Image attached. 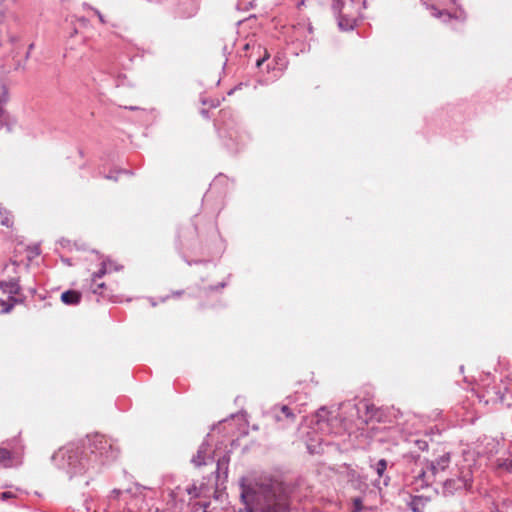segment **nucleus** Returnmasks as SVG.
Here are the masks:
<instances>
[{"label":"nucleus","instance_id":"18","mask_svg":"<svg viewBox=\"0 0 512 512\" xmlns=\"http://www.w3.org/2000/svg\"><path fill=\"white\" fill-rule=\"evenodd\" d=\"M96 14H97V16H98L99 20H100L102 23H104L105 21H104V18H103V16H102V14H101L99 11H96Z\"/></svg>","mask_w":512,"mask_h":512},{"label":"nucleus","instance_id":"1","mask_svg":"<svg viewBox=\"0 0 512 512\" xmlns=\"http://www.w3.org/2000/svg\"><path fill=\"white\" fill-rule=\"evenodd\" d=\"M250 512H287V506L283 498L277 496L274 486L262 485L255 492Z\"/></svg>","mask_w":512,"mask_h":512},{"label":"nucleus","instance_id":"3","mask_svg":"<svg viewBox=\"0 0 512 512\" xmlns=\"http://www.w3.org/2000/svg\"><path fill=\"white\" fill-rule=\"evenodd\" d=\"M272 413L275 421L277 423H281L282 427H286L295 423L296 416L286 405L275 406L272 409Z\"/></svg>","mask_w":512,"mask_h":512},{"label":"nucleus","instance_id":"11","mask_svg":"<svg viewBox=\"0 0 512 512\" xmlns=\"http://www.w3.org/2000/svg\"><path fill=\"white\" fill-rule=\"evenodd\" d=\"M26 250H27V258L29 260H31L32 258H34L40 254V249L38 246L28 247Z\"/></svg>","mask_w":512,"mask_h":512},{"label":"nucleus","instance_id":"4","mask_svg":"<svg viewBox=\"0 0 512 512\" xmlns=\"http://www.w3.org/2000/svg\"><path fill=\"white\" fill-rule=\"evenodd\" d=\"M89 441L91 442V445L94 448L93 452L99 451L100 453H102V451H104L107 446L110 447V445L108 444V440L102 434L96 433L92 435Z\"/></svg>","mask_w":512,"mask_h":512},{"label":"nucleus","instance_id":"12","mask_svg":"<svg viewBox=\"0 0 512 512\" xmlns=\"http://www.w3.org/2000/svg\"><path fill=\"white\" fill-rule=\"evenodd\" d=\"M352 512H361L363 510L362 500L360 498H354Z\"/></svg>","mask_w":512,"mask_h":512},{"label":"nucleus","instance_id":"9","mask_svg":"<svg viewBox=\"0 0 512 512\" xmlns=\"http://www.w3.org/2000/svg\"><path fill=\"white\" fill-rule=\"evenodd\" d=\"M11 460V452L5 448H0V463L5 466H9L7 464L8 461Z\"/></svg>","mask_w":512,"mask_h":512},{"label":"nucleus","instance_id":"7","mask_svg":"<svg viewBox=\"0 0 512 512\" xmlns=\"http://www.w3.org/2000/svg\"><path fill=\"white\" fill-rule=\"evenodd\" d=\"M0 288L10 294H17L20 290V287L16 280H11L9 282L1 281Z\"/></svg>","mask_w":512,"mask_h":512},{"label":"nucleus","instance_id":"13","mask_svg":"<svg viewBox=\"0 0 512 512\" xmlns=\"http://www.w3.org/2000/svg\"><path fill=\"white\" fill-rule=\"evenodd\" d=\"M14 497H15V495L12 492H9V491L2 492L1 495H0V498L2 500H7V499H10V498H14Z\"/></svg>","mask_w":512,"mask_h":512},{"label":"nucleus","instance_id":"17","mask_svg":"<svg viewBox=\"0 0 512 512\" xmlns=\"http://www.w3.org/2000/svg\"><path fill=\"white\" fill-rule=\"evenodd\" d=\"M4 18V6L3 3L0 1V21H2Z\"/></svg>","mask_w":512,"mask_h":512},{"label":"nucleus","instance_id":"16","mask_svg":"<svg viewBox=\"0 0 512 512\" xmlns=\"http://www.w3.org/2000/svg\"><path fill=\"white\" fill-rule=\"evenodd\" d=\"M269 57H270V55H269V53L266 51V52H265V55L263 56V58H261V59H259V60L257 61V66H258V67H259V66H261V65H262V63H263L264 61H266Z\"/></svg>","mask_w":512,"mask_h":512},{"label":"nucleus","instance_id":"14","mask_svg":"<svg viewBox=\"0 0 512 512\" xmlns=\"http://www.w3.org/2000/svg\"><path fill=\"white\" fill-rule=\"evenodd\" d=\"M420 502H421V499H420V498H419V499H414V500L412 501L411 506H412L413 511H415V512H419V509H418V508H419V505H418V504H419Z\"/></svg>","mask_w":512,"mask_h":512},{"label":"nucleus","instance_id":"2","mask_svg":"<svg viewBox=\"0 0 512 512\" xmlns=\"http://www.w3.org/2000/svg\"><path fill=\"white\" fill-rule=\"evenodd\" d=\"M333 7L339 15V26L344 30L352 28L356 19L353 0H334Z\"/></svg>","mask_w":512,"mask_h":512},{"label":"nucleus","instance_id":"6","mask_svg":"<svg viewBox=\"0 0 512 512\" xmlns=\"http://www.w3.org/2000/svg\"><path fill=\"white\" fill-rule=\"evenodd\" d=\"M61 300L67 305L78 304L81 300V293L76 290H68L61 294Z\"/></svg>","mask_w":512,"mask_h":512},{"label":"nucleus","instance_id":"5","mask_svg":"<svg viewBox=\"0 0 512 512\" xmlns=\"http://www.w3.org/2000/svg\"><path fill=\"white\" fill-rule=\"evenodd\" d=\"M106 273V265L105 263H102L101 268L98 272H95L93 274L92 278V291L93 293H99L102 294V289L105 288V283H97V279L101 278Z\"/></svg>","mask_w":512,"mask_h":512},{"label":"nucleus","instance_id":"10","mask_svg":"<svg viewBox=\"0 0 512 512\" xmlns=\"http://www.w3.org/2000/svg\"><path fill=\"white\" fill-rule=\"evenodd\" d=\"M386 468H387L386 460H384V459L379 460L378 463L376 464V471H377V474L379 477H381L383 475Z\"/></svg>","mask_w":512,"mask_h":512},{"label":"nucleus","instance_id":"8","mask_svg":"<svg viewBox=\"0 0 512 512\" xmlns=\"http://www.w3.org/2000/svg\"><path fill=\"white\" fill-rule=\"evenodd\" d=\"M13 223V216L5 209L0 207V224L6 227H11Z\"/></svg>","mask_w":512,"mask_h":512},{"label":"nucleus","instance_id":"15","mask_svg":"<svg viewBox=\"0 0 512 512\" xmlns=\"http://www.w3.org/2000/svg\"><path fill=\"white\" fill-rule=\"evenodd\" d=\"M431 12H432V15L435 16V17H440L443 14V11L438 10L434 6H431Z\"/></svg>","mask_w":512,"mask_h":512},{"label":"nucleus","instance_id":"19","mask_svg":"<svg viewBox=\"0 0 512 512\" xmlns=\"http://www.w3.org/2000/svg\"><path fill=\"white\" fill-rule=\"evenodd\" d=\"M507 468L512 469V457L508 459Z\"/></svg>","mask_w":512,"mask_h":512}]
</instances>
